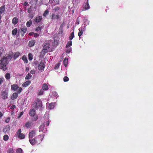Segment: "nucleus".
Listing matches in <instances>:
<instances>
[{"label": "nucleus", "instance_id": "8", "mask_svg": "<svg viewBox=\"0 0 153 153\" xmlns=\"http://www.w3.org/2000/svg\"><path fill=\"white\" fill-rule=\"evenodd\" d=\"M36 135L35 131L33 130L29 133V139L32 138Z\"/></svg>", "mask_w": 153, "mask_h": 153}, {"label": "nucleus", "instance_id": "4", "mask_svg": "<svg viewBox=\"0 0 153 153\" xmlns=\"http://www.w3.org/2000/svg\"><path fill=\"white\" fill-rule=\"evenodd\" d=\"M49 44L48 43H45L43 47V52L47 53L48 52V50L49 48Z\"/></svg>", "mask_w": 153, "mask_h": 153}, {"label": "nucleus", "instance_id": "48", "mask_svg": "<svg viewBox=\"0 0 153 153\" xmlns=\"http://www.w3.org/2000/svg\"><path fill=\"white\" fill-rule=\"evenodd\" d=\"M10 120V118L9 117H8L5 120V122L7 123H8Z\"/></svg>", "mask_w": 153, "mask_h": 153}, {"label": "nucleus", "instance_id": "46", "mask_svg": "<svg viewBox=\"0 0 153 153\" xmlns=\"http://www.w3.org/2000/svg\"><path fill=\"white\" fill-rule=\"evenodd\" d=\"M63 80L64 82H67L69 80V78L67 76H65L63 78Z\"/></svg>", "mask_w": 153, "mask_h": 153}, {"label": "nucleus", "instance_id": "40", "mask_svg": "<svg viewBox=\"0 0 153 153\" xmlns=\"http://www.w3.org/2000/svg\"><path fill=\"white\" fill-rule=\"evenodd\" d=\"M9 139V136L7 135H5L3 137V140L4 141H7Z\"/></svg>", "mask_w": 153, "mask_h": 153}, {"label": "nucleus", "instance_id": "60", "mask_svg": "<svg viewBox=\"0 0 153 153\" xmlns=\"http://www.w3.org/2000/svg\"><path fill=\"white\" fill-rule=\"evenodd\" d=\"M1 15L0 14V23H1L2 22V21L1 20Z\"/></svg>", "mask_w": 153, "mask_h": 153}, {"label": "nucleus", "instance_id": "56", "mask_svg": "<svg viewBox=\"0 0 153 153\" xmlns=\"http://www.w3.org/2000/svg\"><path fill=\"white\" fill-rule=\"evenodd\" d=\"M4 79L2 78H0V85H1L2 82L3 81Z\"/></svg>", "mask_w": 153, "mask_h": 153}, {"label": "nucleus", "instance_id": "17", "mask_svg": "<svg viewBox=\"0 0 153 153\" xmlns=\"http://www.w3.org/2000/svg\"><path fill=\"white\" fill-rule=\"evenodd\" d=\"M42 17L41 16H38L34 19V21L36 22H39L42 20Z\"/></svg>", "mask_w": 153, "mask_h": 153}, {"label": "nucleus", "instance_id": "57", "mask_svg": "<svg viewBox=\"0 0 153 153\" xmlns=\"http://www.w3.org/2000/svg\"><path fill=\"white\" fill-rule=\"evenodd\" d=\"M28 2L27 1H25L24 3V4H23L24 6H26L28 4Z\"/></svg>", "mask_w": 153, "mask_h": 153}, {"label": "nucleus", "instance_id": "55", "mask_svg": "<svg viewBox=\"0 0 153 153\" xmlns=\"http://www.w3.org/2000/svg\"><path fill=\"white\" fill-rule=\"evenodd\" d=\"M49 123H50V121H49V120H48L46 122V123L45 124L46 126H48L49 125Z\"/></svg>", "mask_w": 153, "mask_h": 153}, {"label": "nucleus", "instance_id": "36", "mask_svg": "<svg viewBox=\"0 0 153 153\" xmlns=\"http://www.w3.org/2000/svg\"><path fill=\"white\" fill-rule=\"evenodd\" d=\"M74 36V32H72L69 37V39L71 40L73 39Z\"/></svg>", "mask_w": 153, "mask_h": 153}, {"label": "nucleus", "instance_id": "34", "mask_svg": "<svg viewBox=\"0 0 153 153\" xmlns=\"http://www.w3.org/2000/svg\"><path fill=\"white\" fill-rule=\"evenodd\" d=\"M72 45V41H68L66 46V48L70 47Z\"/></svg>", "mask_w": 153, "mask_h": 153}, {"label": "nucleus", "instance_id": "11", "mask_svg": "<svg viewBox=\"0 0 153 153\" xmlns=\"http://www.w3.org/2000/svg\"><path fill=\"white\" fill-rule=\"evenodd\" d=\"M10 127L9 126H6L3 129V131L5 133H7L10 131Z\"/></svg>", "mask_w": 153, "mask_h": 153}, {"label": "nucleus", "instance_id": "49", "mask_svg": "<svg viewBox=\"0 0 153 153\" xmlns=\"http://www.w3.org/2000/svg\"><path fill=\"white\" fill-rule=\"evenodd\" d=\"M22 88L21 87H20V88L19 87V90H18V91L17 93L18 94L22 92Z\"/></svg>", "mask_w": 153, "mask_h": 153}, {"label": "nucleus", "instance_id": "44", "mask_svg": "<svg viewBox=\"0 0 153 153\" xmlns=\"http://www.w3.org/2000/svg\"><path fill=\"white\" fill-rule=\"evenodd\" d=\"M60 9V8L58 6H56L54 7V8L53 9V11H54L55 12H56Z\"/></svg>", "mask_w": 153, "mask_h": 153}, {"label": "nucleus", "instance_id": "13", "mask_svg": "<svg viewBox=\"0 0 153 153\" xmlns=\"http://www.w3.org/2000/svg\"><path fill=\"white\" fill-rule=\"evenodd\" d=\"M36 114L35 111L33 109L30 110L29 112V114L31 116L34 117Z\"/></svg>", "mask_w": 153, "mask_h": 153}, {"label": "nucleus", "instance_id": "2", "mask_svg": "<svg viewBox=\"0 0 153 153\" xmlns=\"http://www.w3.org/2000/svg\"><path fill=\"white\" fill-rule=\"evenodd\" d=\"M15 135L21 139H23L25 137V134L21 133V130L20 129H19L16 132Z\"/></svg>", "mask_w": 153, "mask_h": 153}, {"label": "nucleus", "instance_id": "42", "mask_svg": "<svg viewBox=\"0 0 153 153\" xmlns=\"http://www.w3.org/2000/svg\"><path fill=\"white\" fill-rule=\"evenodd\" d=\"M38 118V116L37 115H35L34 117L32 119V120L33 121H36Z\"/></svg>", "mask_w": 153, "mask_h": 153}, {"label": "nucleus", "instance_id": "15", "mask_svg": "<svg viewBox=\"0 0 153 153\" xmlns=\"http://www.w3.org/2000/svg\"><path fill=\"white\" fill-rule=\"evenodd\" d=\"M31 83V81L30 80L27 81L22 84L23 87H26L29 85Z\"/></svg>", "mask_w": 153, "mask_h": 153}, {"label": "nucleus", "instance_id": "32", "mask_svg": "<svg viewBox=\"0 0 153 153\" xmlns=\"http://www.w3.org/2000/svg\"><path fill=\"white\" fill-rule=\"evenodd\" d=\"M49 11L48 10V9H47L45 10V12L43 14V16L45 17L46 16L48 15L49 13Z\"/></svg>", "mask_w": 153, "mask_h": 153}, {"label": "nucleus", "instance_id": "29", "mask_svg": "<svg viewBox=\"0 0 153 153\" xmlns=\"http://www.w3.org/2000/svg\"><path fill=\"white\" fill-rule=\"evenodd\" d=\"M17 28H15L12 32V34L13 35H15L17 33Z\"/></svg>", "mask_w": 153, "mask_h": 153}, {"label": "nucleus", "instance_id": "21", "mask_svg": "<svg viewBox=\"0 0 153 153\" xmlns=\"http://www.w3.org/2000/svg\"><path fill=\"white\" fill-rule=\"evenodd\" d=\"M42 89L43 90L46 91L48 89V87L46 83H44L42 87Z\"/></svg>", "mask_w": 153, "mask_h": 153}, {"label": "nucleus", "instance_id": "22", "mask_svg": "<svg viewBox=\"0 0 153 153\" xmlns=\"http://www.w3.org/2000/svg\"><path fill=\"white\" fill-rule=\"evenodd\" d=\"M4 53V51L3 48L2 47L0 48V57H2Z\"/></svg>", "mask_w": 153, "mask_h": 153}, {"label": "nucleus", "instance_id": "25", "mask_svg": "<svg viewBox=\"0 0 153 153\" xmlns=\"http://www.w3.org/2000/svg\"><path fill=\"white\" fill-rule=\"evenodd\" d=\"M79 31L78 33V35L79 36V37H80V36L82 35L83 33V30L82 28L81 27L80 28Z\"/></svg>", "mask_w": 153, "mask_h": 153}, {"label": "nucleus", "instance_id": "31", "mask_svg": "<svg viewBox=\"0 0 153 153\" xmlns=\"http://www.w3.org/2000/svg\"><path fill=\"white\" fill-rule=\"evenodd\" d=\"M28 59L29 60H32V59H33V56L31 53H29L28 54Z\"/></svg>", "mask_w": 153, "mask_h": 153}, {"label": "nucleus", "instance_id": "35", "mask_svg": "<svg viewBox=\"0 0 153 153\" xmlns=\"http://www.w3.org/2000/svg\"><path fill=\"white\" fill-rule=\"evenodd\" d=\"M44 91L42 89H40L39 90L38 94L39 95H42L43 94Z\"/></svg>", "mask_w": 153, "mask_h": 153}, {"label": "nucleus", "instance_id": "38", "mask_svg": "<svg viewBox=\"0 0 153 153\" xmlns=\"http://www.w3.org/2000/svg\"><path fill=\"white\" fill-rule=\"evenodd\" d=\"M54 106L53 103H51L49 104L48 108L49 109H52L54 108Z\"/></svg>", "mask_w": 153, "mask_h": 153}, {"label": "nucleus", "instance_id": "51", "mask_svg": "<svg viewBox=\"0 0 153 153\" xmlns=\"http://www.w3.org/2000/svg\"><path fill=\"white\" fill-rule=\"evenodd\" d=\"M24 112L23 111H22L20 112V114H19V116L18 117V118H20L22 116V115L23 114Z\"/></svg>", "mask_w": 153, "mask_h": 153}, {"label": "nucleus", "instance_id": "58", "mask_svg": "<svg viewBox=\"0 0 153 153\" xmlns=\"http://www.w3.org/2000/svg\"><path fill=\"white\" fill-rule=\"evenodd\" d=\"M54 1H55V2H56V4H59V0H54Z\"/></svg>", "mask_w": 153, "mask_h": 153}, {"label": "nucleus", "instance_id": "37", "mask_svg": "<svg viewBox=\"0 0 153 153\" xmlns=\"http://www.w3.org/2000/svg\"><path fill=\"white\" fill-rule=\"evenodd\" d=\"M32 107L35 108H36L38 107V105L37 103L36 102H34L32 105Z\"/></svg>", "mask_w": 153, "mask_h": 153}, {"label": "nucleus", "instance_id": "26", "mask_svg": "<svg viewBox=\"0 0 153 153\" xmlns=\"http://www.w3.org/2000/svg\"><path fill=\"white\" fill-rule=\"evenodd\" d=\"M21 30L23 33V34H22V36H23L24 35V34L26 33L27 30V27L22 28H21Z\"/></svg>", "mask_w": 153, "mask_h": 153}, {"label": "nucleus", "instance_id": "53", "mask_svg": "<svg viewBox=\"0 0 153 153\" xmlns=\"http://www.w3.org/2000/svg\"><path fill=\"white\" fill-rule=\"evenodd\" d=\"M36 71L34 70H32L30 71V73L32 74H35Z\"/></svg>", "mask_w": 153, "mask_h": 153}, {"label": "nucleus", "instance_id": "10", "mask_svg": "<svg viewBox=\"0 0 153 153\" xmlns=\"http://www.w3.org/2000/svg\"><path fill=\"white\" fill-rule=\"evenodd\" d=\"M90 8L89 5L88 4V0H87L85 3L83 9L82 11L85 10H87L88 9Z\"/></svg>", "mask_w": 153, "mask_h": 153}, {"label": "nucleus", "instance_id": "33", "mask_svg": "<svg viewBox=\"0 0 153 153\" xmlns=\"http://www.w3.org/2000/svg\"><path fill=\"white\" fill-rule=\"evenodd\" d=\"M16 152V153H23V150L20 148H18L17 149Z\"/></svg>", "mask_w": 153, "mask_h": 153}, {"label": "nucleus", "instance_id": "30", "mask_svg": "<svg viewBox=\"0 0 153 153\" xmlns=\"http://www.w3.org/2000/svg\"><path fill=\"white\" fill-rule=\"evenodd\" d=\"M38 104L39 108L40 107V108H41V107H42V102L41 101V100L39 99L38 100Z\"/></svg>", "mask_w": 153, "mask_h": 153}, {"label": "nucleus", "instance_id": "59", "mask_svg": "<svg viewBox=\"0 0 153 153\" xmlns=\"http://www.w3.org/2000/svg\"><path fill=\"white\" fill-rule=\"evenodd\" d=\"M33 34H34V33L31 32L29 33V35L30 36H31L33 35Z\"/></svg>", "mask_w": 153, "mask_h": 153}, {"label": "nucleus", "instance_id": "23", "mask_svg": "<svg viewBox=\"0 0 153 153\" xmlns=\"http://www.w3.org/2000/svg\"><path fill=\"white\" fill-rule=\"evenodd\" d=\"M20 53L19 52H16L14 55L13 58L14 59H16L17 58H18L20 55Z\"/></svg>", "mask_w": 153, "mask_h": 153}, {"label": "nucleus", "instance_id": "14", "mask_svg": "<svg viewBox=\"0 0 153 153\" xmlns=\"http://www.w3.org/2000/svg\"><path fill=\"white\" fill-rule=\"evenodd\" d=\"M18 96V94L17 93H13L10 97L11 99L14 100L16 99Z\"/></svg>", "mask_w": 153, "mask_h": 153}, {"label": "nucleus", "instance_id": "39", "mask_svg": "<svg viewBox=\"0 0 153 153\" xmlns=\"http://www.w3.org/2000/svg\"><path fill=\"white\" fill-rule=\"evenodd\" d=\"M5 78L7 79H9L10 78V74L9 73H6L5 76Z\"/></svg>", "mask_w": 153, "mask_h": 153}, {"label": "nucleus", "instance_id": "24", "mask_svg": "<svg viewBox=\"0 0 153 153\" xmlns=\"http://www.w3.org/2000/svg\"><path fill=\"white\" fill-rule=\"evenodd\" d=\"M22 59L23 61L25 63H27L28 60L27 57L25 55H24L22 58Z\"/></svg>", "mask_w": 153, "mask_h": 153}, {"label": "nucleus", "instance_id": "16", "mask_svg": "<svg viewBox=\"0 0 153 153\" xmlns=\"http://www.w3.org/2000/svg\"><path fill=\"white\" fill-rule=\"evenodd\" d=\"M5 9V5H3L0 7V14L1 15L4 12Z\"/></svg>", "mask_w": 153, "mask_h": 153}, {"label": "nucleus", "instance_id": "18", "mask_svg": "<svg viewBox=\"0 0 153 153\" xmlns=\"http://www.w3.org/2000/svg\"><path fill=\"white\" fill-rule=\"evenodd\" d=\"M33 124L32 122H27L25 124V126L27 128H29L31 125Z\"/></svg>", "mask_w": 153, "mask_h": 153}, {"label": "nucleus", "instance_id": "9", "mask_svg": "<svg viewBox=\"0 0 153 153\" xmlns=\"http://www.w3.org/2000/svg\"><path fill=\"white\" fill-rule=\"evenodd\" d=\"M29 140L30 143L32 145H34L36 144H37V143L36 142V140L35 138H30L29 139Z\"/></svg>", "mask_w": 153, "mask_h": 153}, {"label": "nucleus", "instance_id": "64", "mask_svg": "<svg viewBox=\"0 0 153 153\" xmlns=\"http://www.w3.org/2000/svg\"><path fill=\"white\" fill-rule=\"evenodd\" d=\"M29 68L28 67H26V71H29Z\"/></svg>", "mask_w": 153, "mask_h": 153}, {"label": "nucleus", "instance_id": "20", "mask_svg": "<svg viewBox=\"0 0 153 153\" xmlns=\"http://www.w3.org/2000/svg\"><path fill=\"white\" fill-rule=\"evenodd\" d=\"M35 43V40H32L29 41L28 44V46L29 47H32L34 45Z\"/></svg>", "mask_w": 153, "mask_h": 153}, {"label": "nucleus", "instance_id": "43", "mask_svg": "<svg viewBox=\"0 0 153 153\" xmlns=\"http://www.w3.org/2000/svg\"><path fill=\"white\" fill-rule=\"evenodd\" d=\"M41 29H42L41 27L38 26L35 29V30L36 32H38L39 31H41Z\"/></svg>", "mask_w": 153, "mask_h": 153}, {"label": "nucleus", "instance_id": "54", "mask_svg": "<svg viewBox=\"0 0 153 153\" xmlns=\"http://www.w3.org/2000/svg\"><path fill=\"white\" fill-rule=\"evenodd\" d=\"M39 34L37 33H35L34 34V37H37L39 36Z\"/></svg>", "mask_w": 153, "mask_h": 153}, {"label": "nucleus", "instance_id": "3", "mask_svg": "<svg viewBox=\"0 0 153 153\" xmlns=\"http://www.w3.org/2000/svg\"><path fill=\"white\" fill-rule=\"evenodd\" d=\"M38 67L39 71H43L45 67L44 62L42 61L40 62L39 64Z\"/></svg>", "mask_w": 153, "mask_h": 153}, {"label": "nucleus", "instance_id": "27", "mask_svg": "<svg viewBox=\"0 0 153 153\" xmlns=\"http://www.w3.org/2000/svg\"><path fill=\"white\" fill-rule=\"evenodd\" d=\"M63 63L64 65L65 66V67H66L68 64V59H67L66 58H65L63 60Z\"/></svg>", "mask_w": 153, "mask_h": 153}, {"label": "nucleus", "instance_id": "1", "mask_svg": "<svg viewBox=\"0 0 153 153\" xmlns=\"http://www.w3.org/2000/svg\"><path fill=\"white\" fill-rule=\"evenodd\" d=\"M9 56L8 57L4 56L0 60V69H2L3 71L6 70V66L9 62Z\"/></svg>", "mask_w": 153, "mask_h": 153}, {"label": "nucleus", "instance_id": "63", "mask_svg": "<svg viewBox=\"0 0 153 153\" xmlns=\"http://www.w3.org/2000/svg\"><path fill=\"white\" fill-rule=\"evenodd\" d=\"M30 18H31V19H32L33 18V16L31 14H30L29 16Z\"/></svg>", "mask_w": 153, "mask_h": 153}, {"label": "nucleus", "instance_id": "61", "mask_svg": "<svg viewBox=\"0 0 153 153\" xmlns=\"http://www.w3.org/2000/svg\"><path fill=\"white\" fill-rule=\"evenodd\" d=\"M3 116V114L2 112L0 111V118Z\"/></svg>", "mask_w": 153, "mask_h": 153}, {"label": "nucleus", "instance_id": "62", "mask_svg": "<svg viewBox=\"0 0 153 153\" xmlns=\"http://www.w3.org/2000/svg\"><path fill=\"white\" fill-rule=\"evenodd\" d=\"M54 0H49V2L50 3H53Z\"/></svg>", "mask_w": 153, "mask_h": 153}, {"label": "nucleus", "instance_id": "12", "mask_svg": "<svg viewBox=\"0 0 153 153\" xmlns=\"http://www.w3.org/2000/svg\"><path fill=\"white\" fill-rule=\"evenodd\" d=\"M11 89L13 91H16L19 88V87L16 84H13L11 85Z\"/></svg>", "mask_w": 153, "mask_h": 153}, {"label": "nucleus", "instance_id": "47", "mask_svg": "<svg viewBox=\"0 0 153 153\" xmlns=\"http://www.w3.org/2000/svg\"><path fill=\"white\" fill-rule=\"evenodd\" d=\"M59 63H57L55 67H54L55 69H57L59 68Z\"/></svg>", "mask_w": 153, "mask_h": 153}, {"label": "nucleus", "instance_id": "19", "mask_svg": "<svg viewBox=\"0 0 153 153\" xmlns=\"http://www.w3.org/2000/svg\"><path fill=\"white\" fill-rule=\"evenodd\" d=\"M18 22V19L16 17H14L12 19V22L14 25L16 24Z\"/></svg>", "mask_w": 153, "mask_h": 153}, {"label": "nucleus", "instance_id": "52", "mask_svg": "<svg viewBox=\"0 0 153 153\" xmlns=\"http://www.w3.org/2000/svg\"><path fill=\"white\" fill-rule=\"evenodd\" d=\"M16 108V107L15 106V105H13L11 106L10 108V109L13 110V109H14V108Z\"/></svg>", "mask_w": 153, "mask_h": 153}, {"label": "nucleus", "instance_id": "41", "mask_svg": "<svg viewBox=\"0 0 153 153\" xmlns=\"http://www.w3.org/2000/svg\"><path fill=\"white\" fill-rule=\"evenodd\" d=\"M32 76L29 74H28L26 76L25 78L26 79H29Z\"/></svg>", "mask_w": 153, "mask_h": 153}, {"label": "nucleus", "instance_id": "45", "mask_svg": "<svg viewBox=\"0 0 153 153\" xmlns=\"http://www.w3.org/2000/svg\"><path fill=\"white\" fill-rule=\"evenodd\" d=\"M13 151V149L12 148L9 149L7 151V153H12V152Z\"/></svg>", "mask_w": 153, "mask_h": 153}, {"label": "nucleus", "instance_id": "5", "mask_svg": "<svg viewBox=\"0 0 153 153\" xmlns=\"http://www.w3.org/2000/svg\"><path fill=\"white\" fill-rule=\"evenodd\" d=\"M1 97L2 99L5 100L7 98L8 96L7 92L6 91H3L1 92Z\"/></svg>", "mask_w": 153, "mask_h": 153}, {"label": "nucleus", "instance_id": "50", "mask_svg": "<svg viewBox=\"0 0 153 153\" xmlns=\"http://www.w3.org/2000/svg\"><path fill=\"white\" fill-rule=\"evenodd\" d=\"M27 12L28 13H30L32 11V9H31V7H29L27 9Z\"/></svg>", "mask_w": 153, "mask_h": 153}, {"label": "nucleus", "instance_id": "7", "mask_svg": "<svg viewBox=\"0 0 153 153\" xmlns=\"http://www.w3.org/2000/svg\"><path fill=\"white\" fill-rule=\"evenodd\" d=\"M60 18V16L59 15H56L54 13L52 14L51 16V18L52 20L58 19H59Z\"/></svg>", "mask_w": 153, "mask_h": 153}, {"label": "nucleus", "instance_id": "28", "mask_svg": "<svg viewBox=\"0 0 153 153\" xmlns=\"http://www.w3.org/2000/svg\"><path fill=\"white\" fill-rule=\"evenodd\" d=\"M32 24V21L31 20H29L26 23V25L27 27H29Z\"/></svg>", "mask_w": 153, "mask_h": 153}, {"label": "nucleus", "instance_id": "6", "mask_svg": "<svg viewBox=\"0 0 153 153\" xmlns=\"http://www.w3.org/2000/svg\"><path fill=\"white\" fill-rule=\"evenodd\" d=\"M35 138L36 139V142L38 144L42 140L43 138L42 136L41 135H40L38 136H36Z\"/></svg>", "mask_w": 153, "mask_h": 153}]
</instances>
